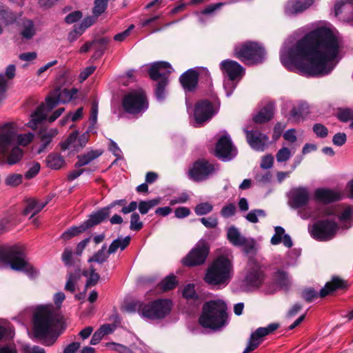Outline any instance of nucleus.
Wrapping results in <instances>:
<instances>
[{
	"instance_id": "f257e3e1",
	"label": "nucleus",
	"mask_w": 353,
	"mask_h": 353,
	"mask_svg": "<svg viewBox=\"0 0 353 353\" xmlns=\"http://www.w3.org/2000/svg\"><path fill=\"white\" fill-rule=\"evenodd\" d=\"M339 43L332 31L325 27L314 29L292 48L280 53L282 64L301 74L325 76L337 64Z\"/></svg>"
},
{
	"instance_id": "f03ea898",
	"label": "nucleus",
	"mask_w": 353,
	"mask_h": 353,
	"mask_svg": "<svg viewBox=\"0 0 353 353\" xmlns=\"http://www.w3.org/2000/svg\"><path fill=\"white\" fill-rule=\"evenodd\" d=\"M64 330L61 315L52 305L38 306L32 317V337L46 346L55 343Z\"/></svg>"
},
{
	"instance_id": "7ed1b4c3",
	"label": "nucleus",
	"mask_w": 353,
	"mask_h": 353,
	"mask_svg": "<svg viewBox=\"0 0 353 353\" xmlns=\"http://www.w3.org/2000/svg\"><path fill=\"white\" fill-rule=\"evenodd\" d=\"M33 138L32 132L19 134L14 123L0 124V155L9 165L17 163L23 154L17 145L26 146Z\"/></svg>"
},
{
	"instance_id": "20e7f679",
	"label": "nucleus",
	"mask_w": 353,
	"mask_h": 353,
	"mask_svg": "<svg viewBox=\"0 0 353 353\" xmlns=\"http://www.w3.org/2000/svg\"><path fill=\"white\" fill-rule=\"evenodd\" d=\"M233 274V256L227 252L218 256L208 265L203 281L211 286L223 288L229 284Z\"/></svg>"
},
{
	"instance_id": "39448f33",
	"label": "nucleus",
	"mask_w": 353,
	"mask_h": 353,
	"mask_svg": "<svg viewBox=\"0 0 353 353\" xmlns=\"http://www.w3.org/2000/svg\"><path fill=\"white\" fill-rule=\"evenodd\" d=\"M0 267H10L12 270L23 272L31 277L37 274L28 262L23 248L20 245L0 247Z\"/></svg>"
},
{
	"instance_id": "423d86ee",
	"label": "nucleus",
	"mask_w": 353,
	"mask_h": 353,
	"mask_svg": "<svg viewBox=\"0 0 353 353\" xmlns=\"http://www.w3.org/2000/svg\"><path fill=\"white\" fill-rule=\"evenodd\" d=\"M206 92L207 98L200 100V126L217 114L220 102L212 91V81L208 70L200 67V89Z\"/></svg>"
},
{
	"instance_id": "0eeeda50",
	"label": "nucleus",
	"mask_w": 353,
	"mask_h": 353,
	"mask_svg": "<svg viewBox=\"0 0 353 353\" xmlns=\"http://www.w3.org/2000/svg\"><path fill=\"white\" fill-rule=\"evenodd\" d=\"M199 81V69L190 68L179 77V81L185 92V104L191 125L199 126V101L193 99V91L196 89Z\"/></svg>"
},
{
	"instance_id": "6e6552de",
	"label": "nucleus",
	"mask_w": 353,
	"mask_h": 353,
	"mask_svg": "<svg viewBox=\"0 0 353 353\" xmlns=\"http://www.w3.org/2000/svg\"><path fill=\"white\" fill-rule=\"evenodd\" d=\"M76 89H57L48 97L46 98V103L39 105L36 110L32 113L31 119L28 122V126L35 130L38 125L47 118V114L54 108L59 103H65L77 94Z\"/></svg>"
},
{
	"instance_id": "1a4fd4ad",
	"label": "nucleus",
	"mask_w": 353,
	"mask_h": 353,
	"mask_svg": "<svg viewBox=\"0 0 353 353\" xmlns=\"http://www.w3.org/2000/svg\"><path fill=\"white\" fill-rule=\"evenodd\" d=\"M226 310L227 305L221 299L206 302L203 305L202 314L200 315V325L213 330L222 328L228 321Z\"/></svg>"
},
{
	"instance_id": "9d476101",
	"label": "nucleus",
	"mask_w": 353,
	"mask_h": 353,
	"mask_svg": "<svg viewBox=\"0 0 353 353\" xmlns=\"http://www.w3.org/2000/svg\"><path fill=\"white\" fill-rule=\"evenodd\" d=\"M172 307L171 300L160 299L148 303L136 302L129 305L127 307L128 312H133L137 309L139 315L145 320H159L164 319L170 314Z\"/></svg>"
},
{
	"instance_id": "9b49d317",
	"label": "nucleus",
	"mask_w": 353,
	"mask_h": 353,
	"mask_svg": "<svg viewBox=\"0 0 353 353\" xmlns=\"http://www.w3.org/2000/svg\"><path fill=\"white\" fill-rule=\"evenodd\" d=\"M123 110L132 115H141L149 106L148 100L142 89L133 90L125 94L121 102Z\"/></svg>"
},
{
	"instance_id": "f8f14e48",
	"label": "nucleus",
	"mask_w": 353,
	"mask_h": 353,
	"mask_svg": "<svg viewBox=\"0 0 353 353\" xmlns=\"http://www.w3.org/2000/svg\"><path fill=\"white\" fill-rule=\"evenodd\" d=\"M234 54L246 65L261 63L265 57L264 48L259 43L252 41L236 46Z\"/></svg>"
},
{
	"instance_id": "ddd939ff",
	"label": "nucleus",
	"mask_w": 353,
	"mask_h": 353,
	"mask_svg": "<svg viewBox=\"0 0 353 353\" xmlns=\"http://www.w3.org/2000/svg\"><path fill=\"white\" fill-rule=\"evenodd\" d=\"M265 279L262 265L255 259H250L246 273L243 280V285L247 290H251L259 288Z\"/></svg>"
},
{
	"instance_id": "4468645a",
	"label": "nucleus",
	"mask_w": 353,
	"mask_h": 353,
	"mask_svg": "<svg viewBox=\"0 0 353 353\" xmlns=\"http://www.w3.org/2000/svg\"><path fill=\"white\" fill-rule=\"evenodd\" d=\"M338 229L335 221L327 219L314 223L310 228V233L317 240L328 241L335 236Z\"/></svg>"
},
{
	"instance_id": "2eb2a0df",
	"label": "nucleus",
	"mask_w": 353,
	"mask_h": 353,
	"mask_svg": "<svg viewBox=\"0 0 353 353\" xmlns=\"http://www.w3.org/2000/svg\"><path fill=\"white\" fill-rule=\"evenodd\" d=\"M215 152L218 158L225 161H230L236 155V149L226 132H223V134L218 139Z\"/></svg>"
},
{
	"instance_id": "dca6fc26",
	"label": "nucleus",
	"mask_w": 353,
	"mask_h": 353,
	"mask_svg": "<svg viewBox=\"0 0 353 353\" xmlns=\"http://www.w3.org/2000/svg\"><path fill=\"white\" fill-rule=\"evenodd\" d=\"M90 135L85 132L79 136L77 131L73 132L68 137L60 143L62 150H69L70 152H78L87 144Z\"/></svg>"
},
{
	"instance_id": "f3484780",
	"label": "nucleus",
	"mask_w": 353,
	"mask_h": 353,
	"mask_svg": "<svg viewBox=\"0 0 353 353\" xmlns=\"http://www.w3.org/2000/svg\"><path fill=\"white\" fill-rule=\"evenodd\" d=\"M278 323H271L265 327H259L252 333L248 344L243 353H249L254 350L262 342L263 338L279 328Z\"/></svg>"
},
{
	"instance_id": "a211bd4d",
	"label": "nucleus",
	"mask_w": 353,
	"mask_h": 353,
	"mask_svg": "<svg viewBox=\"0 0 353 353\" xmlns=\"http://www.w3.org/2000/svg\"><path fill=\"white\" fill-rule=\"evenodd\" d=\"M173 71V68L168 62L157 61L150 65L149 75L154 81H169L168 77Z\"/></svg>"
},
{
	"instance_id": "6ab92c4d",
	"label": "nucleus",
	"mask_w": 353,
	"mask_h": 353,
	"mask_svg": "<svg viewBox=\"0 0 353 353\" xmlns=\"http://www.w3.org/2000/svg\"><path fill=\"white\" fill-rule=\"evenodd\" d=\"M246 140L249 145L254 150L264 151L269 142L268 135L261 133L259 130H248L244 129Z\"/></svg>"
},
{
	"instance_id": "aec40b11",
	"label": "nucleus",
	"mask_w": 353,
	"mask_h": 353,
	"mask_svg": "<svg viewBox=\"0 0 353 353\" xmlns=\"http://www.w3.org/2000/svg\"><path fill=\"white\" fill-rule=\"evenodd\" d=\"M310 200L308 190L304 187L292 188L289 192L288 203L294 209L307 205Z\"/></svg>"
},
{
	"instance_id": "412c9836",
	"label": "nucleus",
	"mask_w": 353,
	"mask_h": 353,
	"mask_svg": "<svg viewBox=\"0 0 353 353\" xmlns=\"http://www.w3.org/2000/svg\"><path fill=\"white\" fill-rule=\"evenodd\" d=\"M220 67L231 80L239 81L245 74L244 68L235 61L224 60L221 63Z\"/></svg>"
},
{
	"instance_id": "4be33fe9",
	"label": "nucleus",
	"mask_w": 353,
	"mask_h": 353,
	"mask_svg": "<svg viewBox=\"0 0 353 353\" xmlns=\"http://www.w3.org/2000/svg\"><path fill=\"white\" fill-rule=\"evenodd\" d=\"M336 17L348 22H353V0H338L334 6Z\"/></svg>"
},
{
	"instance_id": "5701e85b",
	"label": "nucleus",
	"mask_w": 353,
	"mask_h": 353,
	"mask_svg": "<svg viewBox=\"0 0 353 353\" xmlns=\"http://www.w3.org/2000/svg\"><path fill=\"white\" fill-rule=\"evenodd\" d=\"M314 196L315 200L319 202L328 203L341 200L343 194L338 190L327 188H319L315 190Z\"/></svg>"
},
{
	"instance_id": "b1692460",
	"label": "nucleus",
	"mask_w": 353,
	"mask_h": 353,
	"mask_svg": "<svg viewBox=\"0 0 353 353\" xmlns=\"http://www.w3.org/2000/svg\"><path fill=\"white\" fill-rule=\"evenodd\" d=\"M315 0H289L285 6V13L288 16L301 13L310 8Z\"/></svg>"
},
{
	"instance_id": "393cba45",
	"label": "nucleus",
	"mask_w": 353,
	"mask_h": 353,
	"mask_svg": "<svg viewBox=\"0 0 353 353\" xmlns=\"http://www.w3.org/2000/svg\"><path fill=\"white\" fill-rule=\"evenodd\" d=\"M275 233L272 236L270 240V243L272 245H278L283 242V245L288 248H290L293 245V243L291 237L289 234H285V230L281 226H276L274 228Z\"/></svg>"
},
{
	"instance_id": "a878e982",
	"label": "nucleus",
	"mask_w": 353,
	"mask_h": 353,
	"mask_svg": "<svg viewBox=\"0 0 353 353\" xmlns=\"http://www.w3.org/2000/svg\"><path fill=\"white\" fill-rule=\"evenodd\" d=\"M58 134V130L56 128L45 129L41 130L39 137L41 140V145L38 150V153L43 152L48 145L51 143L52 139Z\"/></svg>"
},
{
	"instance_id": "bb28decb",
	"label": "nucleus",
	"mask_w": 353,
	"mask_h": 353,
	"mask_svg": "<svg viewBox=\"0 0 353 353\" xmlns=\"http://www.w3.org/2000/svg\"><path fill=\"white\" fill-rule=\"evenodd\" d=\"M110 215V212L107 207L101 209L95 213L90 215L88 219L83 222L84 225L88 226V229L101 223Z\"/></svg>"
},
{
	"instance_id": "cd10ccee",
	"label": "nucleus",
	"mask_w": 353,
	"mask_h": 353,
	"mask_svg": "<svg viewBox=\"0 0 353 353\" xmlns=\"http://www.w3.org/2000/svg\"><path fill=\"white\" fill-rule=\"evenodd\" d=\"M183 296L186 299L188 304L193 305L194 310L196 311L198 310L199 295L195 290L194 284H188L185 286Z\"/></svg>"
},
{
	"instance_id": "c85d7f7f",
	"label": "nucleus",
	"mask_w": 353,
	"mask_h": 353,
	"mask_svg": "<svg viewBox=\"0 0 353 353\" xmlns=\"http://www.w3.org/2000/svg\"><path fill=\"white\" fill-rule=\"evenodd\" d=\"M217 170L216 164L206 159H200V181L210 178Z\"/></svg>"
},
{
	"instance_id": "c756f323",
	"label": "nucleus",
	"mask_w": 353,
	"mask_h": 353,
	"mask_svg": "<svg viewBox=\"0 0 353 353\" xmlns=\"http://www.w3.org/2000/svg\"><path fill=\"white\" fill-rule=\"evenodd\" d=\"M103 154L101 150H91L86 153L77 157L78 161L75 163L76 168H81L91 163Z\"/></svg>"
},
{
	"instance_id": "7c9ffc66",
	"label": "nucleus",
	"mask_w": 353,
	"mask_h": 353,
	"mask_svg": "<svg viewBox=\"0 0 353 353\" xmlns=\"http://www.w3.org/2000/svg\"><path fill=\"white\" fill-rule=\"evenodd\" d=\"M308 108L306 103H300L292 108L290 112L289 120L294 122L300 121L305 115L307 114Z\"/></svg>"
},
{
	"instance_id": "2f4dec72",
	"label": "nucleus",
	"mask_w": 353,
	"mask_h": 353,
	"mask_svg": "<svg viewBox=\"0 0 353 353\" xmlns=\"http://www.w3.org/2000/svg\"><path fill=\"white\" fill-rule=\"evenodd\" d=\"M130 237L129 236L122 237L119 236L114 239L109 246L108 253L112 254L115 253L118 250L123 251L130 244Z\"/></svg>"
},
{
	"instance_id": "473e14b6",
	"label": "nucleus",
	"mask_w": 353,
	"mask_h": 353,
	"mask_svg": "<svg viewBox=\"0 0 353 353\" xmlns=\"http://www.w3.org/2000/svg\"><path fill=\"white\" fill-rule=\"evenodd\" d=\"M274 114L272 104H268L261 110L254 117V121L257 123H263L270 121Z\"/></svg>"
},
{
	"instance_id": "72a5a7b5",
	"label": "nucleus",
	"mask_w": 353,
	"mask_h": 353,
	"mask_svg": "<svg viewBox=\"0 0 353 353\" xmlns=\"http://www.w3.org/2000/svg\"><path fill=\"white\" fill-rule=\"evenodd\" d=\"M36 32L37 29L32 21L29 19L23 21L20 33L23 39H32L36 34Z\"/></svg>"
},
{
	"instance_id": "f704fd0d",
	"label": "nucleus",
	"mask_w": 353,
	"mask_h": 353,
	"mask_svg": "<svg viewBox=\"0 0 353 353\" xmlns=\"http://www.w3.org/2000/svg\"><path fill=\"white\" fill-rule=\"evenodd\" d=\"M345 286L344 282L339 278H333L330 282H327L325 287L320 291V296L325 297L330 292Z\"/></svg>"
},
{
	"instance_id": "c9c22d12",
	"label": "nucleus",
	"mask_w": 353,
	"mask_h": 353,
	"mask_svg": "<svg viewBox=\"0 0 353 353\" xmlns=\"http://www.w3.org/2000/svg\"><path fill=\"white\" fill-rule=\"evenodd\" d=\"M227 237L229 241L235 246H239L245 238L234 226H231L228 228Z\"/></svg>"
},
{
	"instance_id": "e433bc0d",
	"label": "nucleus",
	"mask_w": 353,
	"mask_h": 353,
	"mask_svg": "<svg viewBox=\"0 0 353 353\" xmlns=\"http://www.w3.org/2000/svg\"><path fill=\"white\" fill-rule=\"evenodd\" d=\"M47 165L54 170L60 169L65 163L63 157L57 153L49 154L46 158Z\"/></svg>"
},
{
	"instance_id": "4c0bfd02",
	"label": "nucleus",
	"mask_w": 353,
	"mask_h": 353,
	"mask_svg": "<svg viewBox=\"0 0 353 353\" xmlns=\"http://www.w3.org/2000/svg\"><path fill=\"white\" fill-rule=\"evenodd\" d=\"M98 117V102L94 101L92 103L90 116L89 118L90 126L85 132H88V134L92 133H96V124L97 122Z\"/></svg>"
},
{
	"instance_id": "58836bf2",
	"label": "nucleus",
	"mask_w": 353,
	"mask_h": 353,
	"mask_svg": "<svg viewBox=\"0 0 353 353\" xmlns=\"http://www.w3.org/2000/svg\"><path fill=\"white\" fill-rule=\"evenodd\" d=\"M183 263L187 266H194L199 264V244H196L188 254L183 259Z\"/></svg>"
},
{
	"instance_id": "ea45409f",
	"label": "nucleus",
	"mask_w": 353,
	"mask_h": 353,
	"mask_svg": "<svg viewBox=\"0 0 353 353\" xmlns=\"http://www.w3.org/2000/svg\"><path fill=\"white\" fill-rule=\"evenodd\" d=\"M109 41L110 40L108 38H101L95 41V43L94 45L95 51L92 57L93 59H97L103 54L106 49V46Z\"/></svg>"
},
{
	"instance_id": "a19ab883",
	"label": "nucleus",
	"mask_w": 353,
	"mask_h": 353,
	"mask_svg": "<svg viewBox=\"0 0 353 353\" xmlns=\"http://www.w3.org/2000/svg\"><path fill=\"white\" fill-rule=\"evenodd\" d=\"M88 230V226L85 225L83 223H82L79 226H73L70 228L67 231L64 232L61 237L64 240H68L73 236H75Z\"/></svg>"
},
{
	"instance_id": "79ce46f5",
	"label": "nucleus",
	"mask_w": 353,
	"mask_h": 353,
	"mask_svg": "<svg viewBox=\"0 0 353 353\" xmlns=\"http://www.w3.org/2000/svg\"><path fill=\"white\" fill-rule=\"evenodd\" d=\"M106 245H103L101 248L98 250L90 259H88V262H96L99 264L105 262L110 255L108 253V251H106Z\"/></svg>"
},
{
	"instance_id": "37998d69",
	"label": "nucleus",
	"mask_w": 353,
	"mask_h": 353,
	"mask_svg": "<svg viewBox=\"0 0 353 353\" xmlns=\"http://www.w3.org/2000/svg\"><path fill=\"white\" fill-rule=\"evenodd\" d=\"M157 88L155 89V96L159 101H163L165 99L166 92L165 88L169 81H157Z\"/></svg>"
},
{
	"instance_id": "c03bdc74",
	"label": "nucleus",
	"mask_w": 353,
	"mask_h": 353,
	"mask_svg": "<svg viewBox=\"0 0 353 353\" xmlns=\"http://www.w3.org/2000/svg\"><path fill=\"white\" fill-rule=\"evenodd\" d=\"M23 181V175L13 173L8 174L5 179V184L10 187H17Z\"/></svg>"
},
{
	"instance_id": "a18cd8bd",
	"label": "nucleus",
	"mask_w": 353,
	"mask_h": 353,
	"mask_svg": "<svg viewBox=\"0 0 353 353\" xmlns=\"http://www.w3.org/2000/svg\"><path fill=\"white\" fill-rule=\"evenodd\" d=\"M16 19V15L10 10H0V21L5 26L12 23Z\"/></svg>"
},
{
	"instance_id": "49530a36",
	"label": "nucleus",
	"mask_w": 353,
	"mask_h": 353,
	"mask_svg": "<svg viewBox=\"0 0 353 353\" xmlns=\"http://www.w3.org/2000/svg\"><path fill=\"white\" fill-rule=\"evenodd\" d=\"M79 276V270H78V271L74 274H69L67 282L65 285V290L71 292H74L75 291L77 282Z\"/></svg>"
},
{
	"instance_id": "de8ad7c7",
	"label": "nucleus",
	"mask_w": 353,
	"mask_h": 353,
	"mask_svg": "<svg viewBox=\"0 0 353 353\" xmlns=\"http://www.w3.org/2000/svg\"><path fill=\"white\" fill-rule=\"evenodd\" d=\"M143 227V223L140 219L137 212H133L130 216V228L132 231H139Z\"/></svg>"
},
{
	"instance_id": "09e8293b",
	"label": "nucleus",
	"mask_w": 353,
	"mask_h": 353,
	"mask_svg": "<svg viewBox=\"0 0 353 353\" xmlns=\"http://www.w3.org/2000/svg\"><path fill=\"white\" fill-rule=\"evenodd\" d=\"M176 279L174 275H170L166 276L160 283L161 288L163 291H168L174 288L176 285Z\"/></svg>"
},
{
	"instance_id": "8fccbe9b",
	"label": "nucleus",
	"mask_w": 353,
	"mask_h": 353,
	"mask_svg": "<svg viewBox=\"0 0 353 353\" xmlns=\"http://www.w3.org/2000/svg\"><path fill=\"white\" fill-rule=\"evenodd\" d=\"M274 279L276 284L281 287H287L290 283L288 275L283 271L279 270L275 272Z\"/></svg>"
},
{
	"instance_id": "3c124183",
	"label": "nucleus",
	"mask_w": 353,
	"mask_h": 353,
	"mask_svg": "<svg viewBox=\"0 0 353 353\" xmlns=\"http://www.w3.org/2000/svg\"><path fill=\"white\" fill-rule=\"evenodd\" d=\"M105 347L110 350L115 351L118 353H132L131 350L127 346L114 342L106 343Z\"/></svg>"
},
{
	"instance_id": "603ef678",
	"label": "nucleus",
	"mask_w": 353,
	"mask_h": 353,
	"mask_svg": "<svg viewBox=\"0 0 353 353\" xmlns=\"http://www.w3.org/2000/svg\"><path fill=\"white\" fill-rule=\"evenodd\" d=\"M239 247H242L243 251L247 253H252L256 250V243L253 239L252 238H245L242 243L239 245Z\"/></svg>"
},
{
	"instance_id": "864d4df0",
	"label": "nucleus",
	"mask_w": 353,
	"mask_h": 353,
	"mask_svg": "<svg viewBox=\"0 0 353 353\" xmlns=\"http://www.w3.org/2000/svg\"><path fill=\"white\" fill-rule=\"evenodd\" d=\"M292 152L287 147L281 148L276 154V161L279 163L286 162L292 157Z\"/></svg>"
},
{
	"instance_id": "5fc2aeb1",
	"label": "nucleus",
	"mask_w": 353,
	"mask_h": 353,
	"mask_svg": "<svg viewBox=\"0 0 353 353\" xmlns=\"http://www.w3.org/2000/svg\"><path fill=\"white\" fill-rule=\"evenodd\" d=\"M265 212L263 210H254L250 211L245 216L246 219L251 223H257L258 217H265Z\"/></svg>"
},
{
	"instance_id": "6e6d98bb",
	"label": "nucleus",
	"mask_w": 353,
	"mask_h": 353,
	"mask_svg": "<svg viewBox=\"0 0 353 353\" xmlns=\"http://www.w3.org/2000/svg\"><path fill=\"white\" fill-rule=\"evenodd\" d=\"M83 274L88 276L86 282V287L94 285L99 279V275L95 272V270L93 268H90L89 273L88 272H84Z\"/></svg>"
},
{
	"instance_id": "4d7b16f0",
	"label": "nucleus",
	"mask_w": 353,
	"mask_h": 353,
	"mask_svg": "<svg viewBox=\"0 0 353 353\" xmlns=\"http://www.w3.org/2000/svg\"><path fill=\"white\" fill-rule=\"evenodd\" d=\"M299 215L303 219H307L309 218H311V217H314V218H317V217H320L321 216H324V215H329V214H332V211L330 209L327 208H325L324 210H323V212H319L317 215H314L311 212H308L307 210H303V211H300L299 212Z\"/></svg>"
},
{
	"instance_id": "13d9d810",
	"label": "nucleus",
	"mask_w": 353,
	"mask_h": 353,
	"mask_svg": "<svg viewBox=\"0 0 353 353\" xmlns=\"http://www.w3.org/2000/svg\"><path fill=\"white\" fill-rule=\"evenodd\" d=\"M108 0H95L93 8V14L99 16L102 14L106 9Z\"/></svg>"
},
{
	"instance_id": "bf43d9fd",
	"label": "nucleus",
	"mask_w": 353,
	"mask_h": 353,
	"mask_svg": "<svg viewBox=\"0 0 353 353\" xmlns=\"http://www.w3.org/2000/svg\"><path fill=\"white\" fill-rule=\"evenodd\" d=\"M337 117L343 122H347L353 118V110L349 108L340 109Z\"/></svg>"
},
{
	"instance_id": "052dcab7",
	"label": "nucleus",
	"mask_w": 353,
	"mask_h": 353,
	"mask_svg": "<svg viewBox=\"0 0 353 353\" xmlns=\"http://www.w3.org/2000/svg\"><path fill=\"white\" fill-rule=\"evenodd\" d=\"M41 166L38 162H34L26 172L24 176L27 179L34 177L40 171Z\"/></svg>"
},
{
	"instance_id": "680f3d73",
	"label": "nucleus",
	"mask_w": 353,
	"mask_h": 353,
	"mask_svg": "<svg viewBox=\"0 0 353 353\" xmlns=\"http://www.w3.org/2000/svg\"><path fill=\"white\" fill-rule=\"evenodd\" d=\"M61 259L66 266H71L74 265V261L72 259V250L70 248H65L62 256Z\"/></svg>"
},
{
	"instance_id": "e2e57ef3",
	"label": "nucleus",
	"mask_w": 353,
	"mask_h": 353,
	"mask_svg": "<svg viewBox=\"0 0 353 353\" xmlns=\"http://www.w3.org/2000/svg\"><path fill=\"white\" fill-rule=\"evenodd\" d=\"M272 178V174L268 171L260 172L256 174L255 179L256 181L262 184L268 183L270 181Z\"/></svg>"
},
{
	"instance_id": "0e129e2a",
	"label": "nucleus",
	"mask_w": 353,
	"mask_h": 353,
	"mask_svg": "<svg viewBox=\"0 0 353 353\" xmlns=\"http://www.w3.org/2000/svg\"><path fill=\"white\" fill-rule=\"evenodd\" d=\"M238 82L236 80H231L230 78L224 81L223 86L227 97L231 96Z\"/></svg>"
},
{
	"instance_id": "69168bd1",
	"label": "nucleus",
	"mask_w": 353,
	"mask_h": 353,
	"mask_svg": "<svg viewBox=\"0 0 353 353\" xmlns=\"http://www.w3.org/2000/svg\"><path fill=\"white\" fill-rule=\"evenodd\" d=\"M188 177L190 179L196 182L199 181V160L195 161L191 168L188 171Z\"/></svg>"
},
{
	"instance_id": "338daca9",
	"label": "nucleus",
	"mask_w": 353,
	"mask_h": 353,
	"mask_svg": "<svg viewBox=\"0 0 353 353\" xmlns=\"http://www.w3.org/2000/svg\"><path fill=\"white\" fill-rule=\"evenodd\" d=\"M200 221L207 228H214L218 224L217 219L215 216L201 218L200 219Z\"/></svg>"
},
{
	"instance_id": "774afa93",
	"label": "nucleus",
	"mask_w": 353,
	"mask_h": 353,
	"mask_svg": "<svg viewBox=\"0 0 353 353\" xmlns=\"http://www.w3.org/2000/svg\"><path fill=\"white\" fill-rule=\"evenodd\" d=\"M23 353H46L45 350L37 345H23Z\"/></svg>"
}]
</instances>
